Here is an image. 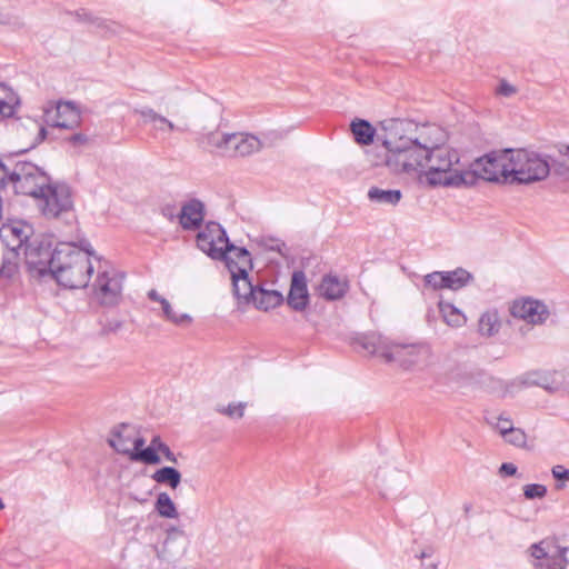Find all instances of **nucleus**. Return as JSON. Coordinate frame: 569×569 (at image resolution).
<instances>
[{
    "mask_svg": "<svg viewBox=\"0 0 569 569\" xmlns=\"http://www.w3.org/2000/svg\"><path fill=\"white\" fill-rule=\"evenodd\" d=\"M423 173L430 186L475 184V173L460 167L459 152L446 146L430 147Z\"/></svg>",
    "mask_w": 569,
    "mask_h": 569,
    "instance_id": "1",
    "label": "nucleus"
},
{
    "mask_svg": "<svg viewBox=\"0 0 569 569\" xmlns=\"http://www.w3.org/2000/svg\"><path fill=\"white\" fill-rule=\"evenodd\" d=\"M53 268L52 280L69 289L86 288L93 273V264L86 253L77 250L70 242L58 244V256Z\"/></svg>",
    "mask_w": 569,
    "mask_h": 569,
    "instance_id": "2",
    "label": "nucleus"
},
{
    "mask_svg": "<svg viewBox=\"0 0 569 569\" xmlns=\"http://www.w3.org/2000/svg\"><path fill=\"white\" fill-rule=\"evenodd\" d=\"M355 345L368 355L382 358L386 362H396L403 369L416 365L422 350L418 345L391 343L386 337L375 332L358 337Z\"/></svg>",
    "mask_w": 569,
    "mask_h": 569,
    "instance_id": "3",
    "label": "nucleus"
},
{
    "mask_svg": "<svg viewBox=\"0 0 569 569\" xmlns=\"http://www.w3.org/2000/svg\"><path fill=\"white\" fill-rule=\"evenodd\" d=\"M430 147L421 143L418 138H412L403 148V151L383 153L377 160H371L372 166H386L393 173H421L425 170Z\"/></svg>",
    "mask_w": 569,
    "mask_h": 569,
    "instance_id": "4",
    "label": "nucleus"
},
{
    "mask_svg": "<svg viewBox=\"0 0 569 569\" xmlns=\"http://www.w3.org/2000/svg\"><path fill=\"white\" fill-rule=\"evenodd\" d=\"M511 180L509 184H530L545 180L550 173L546 156L526 149H512Z\"/></svg>",
    "mask_w": 569,
    "mask_h": 569,
    "instance_id": "5",
    "label": "nucleus"
},
{
    "mask_svg": "<svg viewBox=\"0 0 569 569\" xmlns=\"http://www.w3.org/2000/svg\"><path fill=\"white\" fill-rule=\"evenodd\" d=\"M58 256V244L53 247L49 238H34L24 248L26 266L31 278H52Z\"/></svg>",
    "mask_w": 569,
    "mask_h": 569,
    "instance_id": "6",
    "label": "nucleus"
},
{
    "mask_svg": "<svg viewBox=\"0 0 569 569\" xmlns=\"http://www.w3.org/2000/svg\"><path fill=\"white\" fill-rule=\"evenodd\" d=\"M510 160H512V149L491 151L478 158L471 164L472 169L467 171L475 173V183L481 178L489 182L509 184L512 176Z\"/></svg>",
    "mask_w": 569,
    "mask_h": 569,
    "instance_id": "7",
    "label": "nucleus"
},
{
    "mask_svg": "<svg viewBox=\"0 0 569 569\" xmlns=\"http://www.w3.org/2000/svg\"><path fill=\"white\" fill-rule=\"evenodd\" d=\"M51 178L38 166L29 161H16L10 174V183L16 194L39 200Z\"/></svg>",
    "mask_w": 569,
    "mask_h": 569,
    "instance_id": "8",
    "label": "nucleus"
},
{
    "mask_svg": "<svg viewBox=\"0 0 569 569\" xmlns=\"http://www.w3.org/2000/svg\"><path fill=\"white\" fill-rule=\"evenodd\" d=\"M41 213L46 218H58L64 212L73 209L72 191L69 184L64 182L51 181L38 200Z\"/></svg>",
    "mask_w": 569,
    "mask_h": 569,
    "instance_id": "9",
    "label": "nucleus"
},
{
    "mask_svg": "<svg viewBox=\"0 0 569 569\" xmlns=\"http://www.w3.org/2000/svg\"><path fill=\"white\" fill-rule=\"evenodd\" d=\"M415 124L411 121L402 119H390L383 121L381 123V130L383 133L378 136V140H381L385 149L383 153L403 151L405 146L413 138L407 136Z\"/></svg>",
    "mask_w": 569,
    "mask_h": 569,
    "instance_id": "10",
    "label": "nucleus"
},
{
    "mask_svg": "<svg viewBox=\"0 0 569 569\" xmlns=\"http://www.w3.org/2000/svg\"><path fill=\"white\" fill-rule=\"evenodd\" d=\"M228 234L226 229L216 221H209L196 237L197 247L213 260L227 259L224 246L217 247V243H226Z\"/></svg>",
    "mask_w": 569,
    "mask_h": 569,
    "instance_id": "11",
    "label": "nucleus"
},
{
    "mask_svg": "<svg viewBox=\"0 0 569 569\" xmlns=\"http://www.w3.org/2000/svg\"><path fill=\"white\" fill-rule=\"evenodd\" d=\"M224 143L227 147L223 157L229 158L248 157L260 151L262 147L261 141L257 137L243 132L227 134Z\"/></svg>",
    "mask_w": 569,
    "mask_h": 569,
    "instance_id": "12",
    "label": "nucleus"
},
{
    "mask_svg": "<svg viewBox=\"0 0 569 569\" xmlns=\"http://www.w3.org/2000/svg\"><path fill=\"white\" fill-rule=\"evenodd\" d=\"M94 293L102 306H117L122 295L121 279L109 277L107 271L99 272L94 283Z\"/></svg>",
    "mask_w": 569,
    "mask_h": 569,
    "instance_id": "13",
    "label": "nucleus"
},
{
    "mask_svg": "<svg viewBox=\"0 0 569 569\" xmlns=\"http://www.w3.org/2000/svg\"><path fill=\"white\" fill-rule=\"evenodd\" d=\"M510 311L513 317L523 319L532 325H542L550 316L548 307L535 299L515 301Z\"/></svg>",
    "mask_w": 569,
    "mask_h": 569,
    "instance_id": "14",
    "label": "nucleus"
},
{
    "mask_svg": "<svg viewBox=\"0 0 569 569\" xmlns=\"http://www.w3.org/2000/svg\"><path fill=\"white\" fill-rule=\"evenodd\" d=\"M287 305L295 311H303L309 305V292L306 274L302 270H296L291 276Z\"/></svg>",
    "mask_w": 569,
    "mask_h": 569,
    "instance_id": "15",
    "label": "nucleus"
},
{
    "mask_svg": "<svg viewBox=\"0 0 569 569\" xmlns=\"http://www.w3.org/2000/svg\"><path fill=\"white\" fill-rule=\"evenodd\" d=\"M224 250L227 259H221L226 263L229 272H236V269H246L250 271L253 268L251 253L244 247H237L230 240L226 241Z\"/></svg>",
    "mask_w": 569,
    "mask_h": 569,
    "instance_id": "16",
    "label": "nucleus"
},
{
    "mask_svg": "<svg viewBox=\"0 0 569 569\" xmlns=\"http://www.w3.org/2000/svg\"><path fill=\"white\" fill-rule=\"evenodd\" d=\"M203 218L204 204L194 198L182 206L179 222L184 230H197L201 227Z\"/></svg>",
    "mask_w": 569,
    "mask_h": 569,
    "instance_id": "17",
    "label": "nucleus"
},
{
    "mask_svg": "<svg viewBox=\"0 0 569 569\" xmlns=\"http://www.w3.org/2000/svg\"><path fill=\"white\" fill-rule=\"evenodd\" d=\"M133 433H137L134 428L129 423H120L113 428L111 431V438L108 440V443L111 448H113L118 453L131 457V443Z\"/></svg>",
    "mask_w": 569,
    "mask_h": 569,
    "instance_id": "18",
    "label": "nucleus"
},
{
    "mask_svg": "<svg viewBox=\"0 0 569 569\" xmlns=\"http://www.w3.org/2000/svg\"><path fill=\"white\" fill-rule=\"evenodd\" d=\"M230 274L234 297L246 303L252 302L258 286H253L250 281L249 271H246L244 268L236 269V272L232 271Z\"/></svg>",
    "mask_w": 569,
    "mask_h": 569,
    "instance_id": "19",
    "label": "nucleus"
},
{
    "mask_svg": "<svg viewBox=\"0 0 569 569\" xmlns=\"http://www.w3.org/2000/svg\"><path fill=\"white\" fill-rule=\"evenodd\" d=\"M549 371H529L517 379L519 387H540L549 392L558 390V383Z\"/></svg>",
    "mask_w": 569,
    "mask_h": 569,
    "instance_id": "20",
    "label": "nucleus"
},
{
    "mask_svg": "<svg viewBox=\"0 0 569 569\" xmlns=\"http://www.w3.org/2000/svg\"><path fill=\"white\" fill-rule=\"evenodd\" d=\"M349 284L347 280L340 279L336 274L323 276L319 284V295L326 300L333 301L341 299L348 291Z\"/></svg>",
    "mask_w": 569,
    "mask_h": 569,
    "instance_id": "21",
    "label": "nucleus"
},
{
    "mask_svg": "<svg viewBox=\"0 0 569 569\" xmlns=\"http://www.w3.org/2000/svg\"><path fill=\"white\" fill-rule=\"evenodd\" d=\"M283 300V296L280 291L268 290L261 286H258V288H256V295L252 302L257 309L268 311L282 305Z\"/></svg>",
    "mask_w": 569,
    "mask_h": 569,
    "instance_id": "22",
    "label": "nucleus"
},
{
    "mask_svg": "<svg viewBox=\"0 0 569 569\" xmlns=\"http://www.w3.org/2000/svg\"><path fill=\"white\" fill-rule=\"evenodd\" d=\"M20 103V98L17 92L8 84L0 82V117H13Z\"/></svg>",
    "mask_w": 569,
    "mask_h": 569,
    "instance_id": "23",
    "label": "nucleus"
},
{
    "mask_svg": "<svg viewBox=\"0 0 569 569\" xmlns=\"http://www.w3.org/2000/svg\"><path fill=\"white\" fill-rule=\"evenodd\" d=\"M31 232L32 227L23 221H17L12 224H3L0 229V236L6 234V237H8L10 234L16 239L17 243L13 244L11 248H16L17 251L23 244L27 246V243L30 242L29 238L31 236Z\"/></svg>",
    "mask_w": 569,
    "mask_h": 569,
    "instance_id": "24",
    "label": "nucleus"
},
{
    "mask_svg": "<svg viewBox=\"0 0 569 569\" xmlns=\"http://www.w3.org/2000/svg\"><path fill=\"white\" fill-rule=\"evenodd\" d=\"M350 131L360 146H369L375 140L376 128L368 120L356 118L350 123Z\"/></svg>",
    "mask_w": 569,
    "mask_h": 569,
    "instance_id": "25",
    "label": "nucleus"
},
{
    "mask_svg": "<svg viewBox=\"0 0 569 569\" xmlns=\"http://www.w3.org/2000/svg\"><path fill=\"white\" fill-rule=\"evenodd\" d=\"M445 279L446 289L459 290L473 280V276L463 268H457L452 271H441Z\"/></svg>",
    "mask_w": 569,
    "mask_h": 569,
    "instance_id": "26",
    "label": "nucleus"
},
{
    "mask_svg": "<svg viewBox=\"0 0 569 569\" xmlns=\"http://www.w3.org/2000/svg\"><path fill=\"white\" fill-rule=\"evenodd\" d=\"M438 308H439V311L441 313L443 321L448 326L453 327V328H459L466 323V321H467L466 316L455 305H452L450 302H446L443 300H439Z\"/></svg>",
    "mask_w": 569,
    "mask_h": 569,
    "instance_id": "27",
    "label": "nucleus"
},
{
    "mask_svg": "<svg viewBox=\"0 0 569 569\" xmlns=\"http://www.w3.org/2000/svg\"><path fill=\"white\" fill-rule=\"evenodd\" d=\"M368 198L376 203L397 206L402 199V192L398 189L385 190L371 187L368 191Z\"/></svg>",
    "mask_w": 569,
    "mask_h": 569,
    "instance_id": "28",
    "label": "nucleus"
},
{
    "mask_svg": "<svg viewBox=\"0 0 569 569\" xmlns=\"http://www.w3.org/2000/svg\"><path fill=\"white\" fill-rule=\"evenodd\" d=\"M501 322L497 310H487L478 321V330L481 336L492 337L499 332Z\"/></svg>",
    "mask_w": 569,
    "mask_h": 569,
    "instance_id": "29",
    "label": "nucleus"
},
{
    "mask_svg": "<svg viewBox=\"0 0 569 569\" xmlns=\"http://www.w3.org/2000/svg\"><path fill=\"white\" fill-rule=\"evenodd\" d=\"M151 478L157 483L169 486L171 489H177L181 483V472L169 466L156 470Z\"/></svg>",
    "mask_w": 569,
    "mask_h": 569,
    "instance_id": "30",
    "label": "nucleus"
},
{
    "mask_svg": "<svg viewBox=\"0 0 569 569\" xmlns=\"http://www.w3.org/2000/svg\"><path fill=\"white\" fill-rule=\"evenodd\" d=\"M227 134L224 132H220L218 130L210 131L208 133L202 134L199 138L200 146L208 151H218L221 156H224L226 147L224 139H227Z\"/></svg>",
    "mask_w": 569,
    "mask_h": 569,
    "instance_id": "31",
    "label": "nucleus"
},
{
    "mask_svg": "<svg viewBox=\"0 0 569 569\" xmlns=\"http://www.w3.org/2000/svg\"><path fill=\"white\" fill-rule=\"evenodd\" d=\"M557 149L559 156L561 157L560 160L555 159L550 154H546L547 159L550 162V169L553 168V172L558 176H565L569 173V144L567 143H558L555 146Z\"/></svg>",
    "mask_w": 569,
    "mask_h": 569,
    "instance_id": "32",
    "label": "nucleus"
},
{
    "mask_svg": "<svg viewBox=\"0 0 569 569\" xmlns=\"http://www.w3.org/2000/svg\"><path fill=\"white\" fill-rule=\"evenodd\" d=\"M18 260L19 252L16 250V248H10V250L2 257L0 279L11 280L14 277L19 269Z\"/></svg>",
    "mask_w": 569,
    "mask_h": 569,
    "instance_id": "33",
    "label": "nucleus"
},
{
    "mask_svg": "<svg viewBox=\"0 0 569 569\" xmlns=\"http://www.w3.org/2000/svg\"><path fill=\"white\" fill-rule=\"evenodd\" d=\"M157 513L167 519H176L179 517L176 505L167 492H160L154 502Z\"/></svg>",
    "mask_w": 569,
    "mask_h": 569,
    "instance_id": "34",
    "label": "nucleus"
},
{
    "mask_svg": "<svg viewBox=\"0 0 569 569\" xmlns=\"http://www.w3.org/2000/svg\"><path fill=\"white\" fill-rule=\"evenodd\" d=\"M134 113L141 117L143 124L151 123L156 130L164 131V124L168 122V119L157 113L153 109L143 107L136 109Z\"/></svg>",
    "mask_w": 569,
    "mask_h": 569,
    "instance_id": "35",
    "label": "nucleus"
},
{
    "mask_svg": "<svg viewBox=\"0 0 569 569\" xmlns=\"http://www.w3.org/2000/svg\"><path fill=\"white\" fill-rule=\"evenodd\" d=\"M505 422H508V426H501L500 432L506 440L518 447L523 446L527 440L526 433L521 429L515 428L510 419H506Z\"/></svg>",
    "mask_w": 569,
    "mask_h": 569,
    "instance_id": "36",
    "label": "nucleus"
},
{
    "mask_svg": "<svg viewBox=\"0 0 569 569\" xmlns=\"http://www.w3.org/2000/svg\"><path fill=\"white\" fill-rule=\"evenodd\" d=\"M161 309L166 320L172 322L176 326L187 327L192 322V318L188 313L178 315L174 312L169 301H162Z\"/></svg>",
    "mask_w": 569,
    "mask_h": 569,
    "instance_id": "37",
    "label": "nucleus"
},
{
    "mask_svg": "<svg viewBox=\"0 0 569 569\" xmlns=\"http://www.w3.org/2000/svg\"><path fill=\"white\" fill-rule=\"evenodd\" d=\"M130 460L140 461L147 465H159L161 462L159 451L150 446L143 448L142 450H132Z\"/></svg>",
    "mask_w": 569,
    "mask_h": 569,
    "instance_id": "38",
    "label": "nucleus"
},
{
    "mask_svg": "<svg viewBox=\"0 0 569 569\" xmlns=\"http://www.w3.org/2000/svg\"><path fill=\"white\" fill-rule=\"evenodd\" d=\"M256 243L258 247L262 248L266 251H273L278 252L281 256H284L282 250L286 248V243L277 238L271 237H261L259 239H256Z\"/></svg>",
    "mask_w": 569,
    "mask_h": 569,
    "instance_id": "39",
    "label": "nucleus"
},
{
    "mask_svg": "<svg viewBox=\"0 0 569 569\" xmlns=\"http://www.w3.org/2000/svg\"><path fill=\"white\" fill-rule=\"evenodd\" d=\"M246 407V402L229 403L227 407H218L217 411L232 419H241L244 415Z\"/></svg>",
    "mask_w": 569,
    "mask_h": 569,
    "instance_id": "40",
    "label": "nucleus"
},
{
    "mask_svg": "<svg viewBox=\"0 0 569 569\" xmlns=\"http://www.w3.org/2000/svg\"><path fill=\"white\" fill-rule=\"evenodd\" d=\"M32 124L37 128L38 130V134L37 137L34 138V141L32 142V144L27 148V149H22V150H19L17 152H12L8 156V158H12V157H17V156H20V154H24L26 152H28L30 149H33L36 148L39 143H41L42 141L46 140L47 138V134H48V131L46 129V127H43L42 124L38 123L37 121H31Z\"/></svg>",
    "mask_w": 569,
    "mask_h": 569,
    "instance_id": "41",
    "label": "nucleus"
},
{
    "mask_svg": "<svg viewBox=\"0 0 569 569\" xmlns=\"http://www.w3.org/2000/svg\"><path fill=\"white\" fill-rule=\"evenodd\" d=\"M547 495V487L540 483H530L523 487V496L528 500L542 499Z\"/></svg>",
    "mask_w": 569,
    "mask_h": 569,
    "instance_id": "42",
    "label": "nucleus"
},
{
    "mask_svg": "<svg viewBox=\"0 0 569 569\" xmlns=\"http://www.w3.org/2000/svg\"><path fill=\"white\" fill-rule=\"evenodd\" d=\"M442 273L441 271H433V272H430L428 274L425 276L423 278V283H425V287H429L433 290H440V289H446V286H445V279H442Z\"/></svg>",
    "mask_w": 569,
    "mask_h": 569,
    "instance_id": "43",
    "label": "nucleus"
},
{
    "mask_svg": "<svg viewBox=\"0 0 569 569\" xmlns=\"http://www.w3.org/2000/svg\"><path fill=\"white\" fill-rule=\"evenodd\" d=\"M535 569H566V567L563 566V559L548 556L547 559L535 562Z\"/></svg>",
    "mask_w": 569,
    "mask_h": 569,
    "instance_id": "44",
    "label": "nucleus"
},
{
    "mask_svg": "<svg viewBox=\"0 0 569 569\" xmlns=\"http://www.w3.org/2000/svg\"><path fill=\"white\" fill-rule=\"evenodd\" d=\"M545 543V541H540L538 543H533L530 549H531V556L537 560V561H541L543 559H547V557L549 556L548 551L542 547Z\"/></svg>",
    "mask_w": 569,
    "mask_h": 569,
    "instance_id": "45",
    "label": "nucleus"
},
{
    "mask_svg": "<svg viewBox=\"0 0 569 569\" xmlns=\"http://www.w3.org/2000/svg\"><path fill=\"white\" fill-rule=\"evenodd\" d=\"M10 167L0 160V190L4 189L8 183H10Z\"/></svg>",
    "mask_w": 569,
    "mask_h": 569,
    "instance_id": "46",
    "label": "nucleus"
},
{
    "mask_svg": "<svg viewBox=\"0 0 569 569\" xmlns=\"http://www.w3.org/2000/svg\"><path fill=\"white\" fill-rule=\"evenodd\" d=\"M123 322L118 319L107 320L106 323H103L101 333L102 335H109L112 332H117L119 329L122 328Z\"/></svg>",
    "mask_w": 569,
    "mask_h": 569,
    "instance_id": "47",
    "label": "nucleus"
},
{
    "mask_svg": "<svg viewBox=\"0 0 569 569\" xmlns=\"http://www.w3.org/2000/svg\"><path fill=\"white\" fill-rule=\"evenodd\" d=\"M0 24L21 27L19 18L11 12H0Z\"/></svg>",
    "mask_w": 569,
    "mask_h": 569,
    "instance_id": "48",
    "label": "nucleus"
},
{
    "mask_svg": "<svg viewBox=\"0 0 569 569\" xmlns=\"http://www.w3.org/2000/svg\"><path fill=\"white\" fill-rule=\"evenodd\" d=\"M518 468L516 465L511 462H503L499 468V475L501 477H512L516 476Z\"/></svg>",
    "mask_w": 569,
    "mask_h": 569,
    "instance_id": "49",
    "label": "nucleus"
},
{
    "mask_svg": "<svg viewBox=\"0 0 569 569\" xmlns=\"http://www.w3.org/2000/svg\"><path fill=\"white\" fill-rule=\"evenodd\" d=\"M551 473L556 480H569V470L563 466L557 465L552 467Z\"/></svg>",
    "mask_w": 569,
    "mask_h": 569,
    "instance_id": "50",
    "label": "nucleus"
},
{
    "mask_svg": "<svg viewBox=\"0 0 569 569\" xmlns=\"http://www.w3.org/2000/svg\"><path fill=\"white\" fill-rule=\"evenodd\" d=\"M77 250H80L82 253H86L88 259H90V257H96L94 250L88 240L80 241V247H77Z\"/></svg>",
    "mask_w": 569,
    "mask_h": 569,
    "instance_id": "51",
    "label": "nucleus"
},
{
    "mask_svg": "<svg viewBox=\"0 0 569 569\" xmlns=\"http://www.w3.org/2000/svg\"><path fill=\"white\" fill-rule=\"evenodd\" d=\"M163 455L164 459L172 463H178L177 456L173 453V451L170 449V447L166 443L159 451Z\"/></svg>",
    "mask_w": 569,
    "mask_h": 569,
    "instance_id": "52",
    "label": "nucleus"
},
{
    "mask_svg": "<svg viewBox=\"0 0 569 569\" xmlns=\"http://www.w3.org/2000/svg\"><path fill=\"white\" fill-rule=\"evenodd\" d=\"M516 92L515 87L506 82L505 80L500 82L498 87V93L509 97Z\"/></svg>",
    "mask_w": 569,
    "mask_h": 569,
    "instance_id": "53",
    "label": "nucleus"
},
{
    "mask_svg": "<svg viewBox=\"0 0 569 569\" xmlns=\"http://www.w3.org/2000/svg\"><path fill=\"white\" fill-rule=\"evenodd\" d=\"M76 16L79 20H83V21H89V22H92V23H97V26L99 28H102L103 26V22L102 21H99V19H92L91 16L86 12V11H82V12H76Z\"/></svg>",
    "mask_w": 569,
    "mask_h": 569,
    "instance_id": "54",
    "label": "nucleus"
},
{
    "mask_svg": "<svg viewBox=\"0 0 569 569\" xmlns=\"http://www.w3.org/2000/svg\"><path fill=\"white\" fill-rule=\"evenodd\" d=\"M69 142L74 146L84 144L88 142V137L83 133H74L69 138Z\"/></svg>",
    "mask_w": 569,
    "mask_h": 569,
    "instance_id": "55",
    "label": "nucleus"
},
{
    "mask_svg": "<svg viewBox=\"0 0 569 569\" xmlns=\"http://www.w3.org/2000/svg\"><path fill=\"white\" fill-rule=\"evenodd\" d=\"M144 439L133 433L131 450H142L144 446Z\"/></svg>",
    "mask_w": 569,
    "mask_h": 569,
    "instance_id": "56",
    "label": "nucleus"
},
{
    "mask_svg": "<svg viewBox=\"0 0 569 569\" xmlns=\"http://www.w3.org/2000/svg\"><path fill=\"white\" fill-rule=\"evenodd\" d=\"M567 552H568V547L558 546L557 553L553 555V557L556 559H563V566L565 567H567V565H568V559L566 557Z\"/></svg>",
    "mask_w": 569,
    "mask_h": 569,
    "instance_id": "57",
    "label": "nucleus"
},
{
    "mask_svg": "<svg viewBox=\"0 0 569 569\" xmlns=\"http://www.w3.org/2000/svg\"><path fill=\"white\" fill-rule=\"evenodd\" d=\"M147 296L151 301L159 302L161 306L162 301H168L166 298L161 297L156 289L149 290Z\"/></svg>",
    "mask_w": 569,
    "mask_h": 569,
    "instance_id": "58",
    "label": "nucleus"
},
{
    "mask_svg": "<svg viewBox=\"0 0 569 569\" xmlns=\"http://www.w3.org/2000/svg\"><path fill=\"white\" fill-rule=\"evenodd\" d=\"M166 443L161 440L160 436H154L152 437L151 441H150V447H153V449H156L157 451H160V449L164 446Z\"/></svg>",
    "mask_w": 569,
    "mask_h": 569,
    "instance_id": "59",
    "label": "nucleus"
},
{
    "mask_svg": "<svg viewBox=\"0 0 569 569\" xmlns=\"http://www.w3.org/2000/svg\"><path fill=\"white\" fill-rule=\"evenodd\" d=\"M177 127L168 119V122L164 124V131H174Z\"/></svg>",
    "mask_w": 569,
    "mask_h": 569,
    "instance_id": "60",
    "label": "nucleus"
},
{
    "mask_svg": "<svg viewBox=\"0 0 569 569\" xmlns=\"http://www.w3.org/2000/svg\"><path fill=\"white\" fill-rule=\"evenodd\" d=\"M471 509H472V505H471V503H465V505H463V511H465L466 516H468V515H469V512L471 511Z\"/></svg>",
    "mask_w": 569,
    "mask_h": 569,
    "instance_id": "61",
    "label": "nucleus"
},
{
    "mask_svg": "<svg viewBox=\"0 0 569 569\" xmlns=\"http://www.w3.org/2000/svg\"><path fill=\"white\" fill-rule=\"evenodd\" d=\"M506 419L507 418H502V417L499 418V423H498V428L499 429H500L501 426H508V422H505Z\"/></svg>",
    "mask_w": 569,
    "mask_h": 569,
    "instance_id": "62",
    "label": "nucleus"
},
{
    "mask_svg": "<svg viewBox=\"0 0 569 569\" xmlns=\"http://www.w3.org/2000/svg\"><path fill=\"white\" fill-rule=\"evenodd\" d=\"M54 126L58 127V128H68L67 123L60 122V121H57Z\"/></svg>",
    "mask_w": 569,
    "mask_h": 569,
    "instance_id": "63",
    "label": "nucleus"
},
{
    "mask_svg": "<svg viewBox=\"0 0 569 569\" xmlns=\"http://www.w3.org/2000/svg\"><path fill=\"white\" fill-rule=\"evenodd\" d=\"M426 569H437V566L436 565H431L430 567H428Z\"/></svg>",
    "mask_w": 569,
    "mask_h": 569,
    "instance_id": "64",
    "label": "nucleus"
}]
</instances>
